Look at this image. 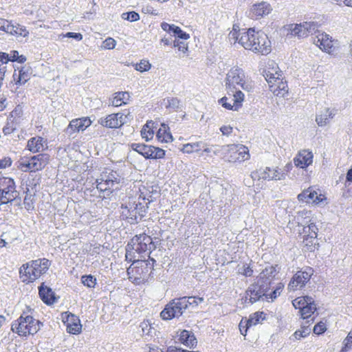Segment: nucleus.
<instances>
[{
  "instance_id": "30",
  "label": "nucleus",
  "mask_w": 352,
  "mask_h": 352,
  "mask_svg": "<svg viewBox=\"0 0 352 352\" xmlns=\"http://www.w3.org/2000/svg\"><path fill=\"white\" fill-rule=\"evenodd\" d=\"M30 69L27 67H22L21 69L16 73L15 70L13 74V78L15 81L16 85H24L30 78Z\"/></svg>"
},
{
  "instance_id": "25",
  "label": "nucleus",
  "mask_w": 352,
  "mask_h": 352,
  "mask_svg": "<svg viewBox=\"0 0 352 352\" xmlns=\"http://www.w3.org/2000/svg\"><path fill=\"white\" fill-rule=\"evenodd\" d=\"M314 154L309 149H302L298 152L294 158V164L297 168H307L313 163Z\"/></svg>"
},
{
  "instance_id": "10",
  "label": "nucleus",
  "mask_w": 352,
  "mask_h": 352,
  "mask_svg": "<svg viewBox=\"0 0 352 352\" xmlns=\"http://www.w3.org/2000/svg\"><path fill=\"white\" fill-rule=\"evenodd\" d=\"M145 213L144 206L133 197H129L124 200L120 208L121 217L131 224L138 223L145 215Z\"/></svg>"
},
{
  "instance_id": "61",
  "label": "nucleus",
  "mask_w": 352,
  "mask_h": 352,
  "mask_svg": "<svg viewBox=\"0 0 352 352\" xmlns=\"http://www.w3.org/2000/svg\"><path fill=\"white\" fill-rule=\"evenodd\" d=\"M173 27H174L173 24L170 25L166 22H162L161 23L162 29L168 33H171V31L173 30Z\"/></svg>"
},
{
  "instance_id": "22",
  "label": "nucleus",
  "mask_w": 352,
  "mask_h": 352,
  "mask_svg": "<svg viewBox=\"0 0 352 352\" xmlns=\"http://www.w3.org/2000/svg\"><path fill=\"white\" fill-rule=\"evenodd\" d=\"M272 10V7L269 3L261 1L254 3L250 7L248 16L254 20L260 19L270 14Z\"/></svg>"
},
{
  "instance_id": "46",
  "label": "nucleus",
  "mask_w": 352,
  "mask_h": 352,
  "mask_svg": "<svg viewBox=\"0 0 352 352\" xmlns=\"http://www.w3.org/2000/svg\"><path fill=\"white\" fill-rule=\"evenodd\" d=\"M81 283L89 288H94L96 285V278L92 275H84L81 277Z\"/></svg>"
},
{
  "instance_id": "6",
  "label": "nucleus",
  "mask_w": 352,
  "mask_h": 352,
  "mask_svg": "<svg viewBox=\"0 0 352 352\" xmlns=\"http://www.w3.org/2000/svg\"><path fill=\"white\" fill-rule=\"evenodd\" d=\"M154 248L155 245L150 236L144 234L136 235L126 245V258L132 261L133 259L139 258L141 254H150Z\"/></svg>"
},
{
  "instance_id": "33",
  "label": "nucleus",
  "mask_w": 352,
  "mask_h": 352,
  "mask_svg": "<svg viewBox=\"0 0 352 352\" xmlns=\"http://www.w3.org/2000/svg\"><path fill=\"white\" fill-rule=\"evenodd\" d=\"M39 296L44 302L47 305L53 304L55 302V296L52 290L45 286L43 283L39 287Z\"/></svg>"
},
{
  "instance_id": "27",
  "label": "nucleus",
  "mask_w": 352,
  "mask_h": 352,
  "mask_svg": "<svg viewBox=\"0 0 352 352\" xmlns=\"http://www.w3.org/2000/svg\"><path fill=\"white\" fill-rule=\"evenodd\" d=\"M45 147H47V142L40 136L30 138L27 144V148L33 153L43 151Z\"/></svg>"
},
{
  "instance_id": "48",
  "label": "nucleus",
  "mask_w": 352,
  "mask_h": 352,
  "mask_svg": "<svg viewBox=\"0 0 352 352\" xmlns=\"http://www.w3.org/2000/svg\"><path fill=\"white\" fill-rule=\"evenodd\" d=\"M121 17L122 19L129 21L131 22L137 21L140 19L139 14L134 11L129 12H124L122 14Z\"/></svg>"
},
{
  "instance_id": "5",
  "label": "nucleus",
  "mask_w": 352,
  "mask_h": 352,
  "mask_svg": "<svg viewBox=\"0 0 352 352\" xmlns=\"http://www.w3.org/2000/svg\"><path fill=\"white\" fill-rule=\"evenodd\" d=\"M50 265V261L47 258L31 261L21 265L19 277L23 283H32L45 274Z\"/></svg>"
},
{
  "instance_id": "58",
  "label": "nucleus",
  "mask_w": 352,
  "mask_h": 352,
  "mask_svg": "<svg viewBox=\"0 0 352 352\" xmlns=\"http://www.w3.org/2000/svg\"><path fill=\"white\" fill-rule=\"evenodd\" d=\"M12 164V160L10 157H4L0 159V169L6 168V167L10 166Z\"/></svg>"
},
{
  "instance_id": "17",
  "label": "nucleus",
  "mask_w": 352,
  "mask_h": 352,
  "mask_svg": "<svg viewBox=\"0 0 352 352\" xmlns=\"http://www.w3.org/2000/svg\"><path fill=\"white\" fill-rule=\"evenodd\" d=\"M314 43L329 54L333 55L337 51L338 41L325 32H318L314 39Z\"/></svg>"
},
{
  "instance_id": "8",
  "label": "nucleus",
  "mask_w": 352,
  "mask_h": 352,
  "mask_svg": "<svg viewBox=\"0 0 352 352\" xmlns=\"http://www.w3.org/2000/svg\"><path fill=\"white\" fill-rule=\"evenodd\" d=\"M214 153L221 156L224 161L233 164L241 163L250 158L249 150L243 144L224 145Z\"/></svg>"
},
{
  "instance_id": "31",
  "label": "nucleus",
  "mask_w": 352,
  "mask_h": 352,
  "mask_svg": "<svg viewBox=\"0 0 352 352\" xmlns=\"http://www.w3.org/2000/svg\"><path fill=\"white\" fill-rule=\"evenodd\" d=\"M7 34L14 36L16 38H19V37L25 38V37L28 36L29 32L25 26H23L18 23L14 24L11 21L10 26L8 28V30L7 31Z\"/></svg>"
},
{
  "instance_id": "62",
  "label": "nucleus",
  "mask_w": 352,
  "mask_h": 352,
  "mask_svg": "<svg viewBox=\"0 0 352 352\" xmlns=\"http://www.w3.org/2000/svg\"><path fill=\"white\" fill-rule=\"evenodd\" d=\"M240 332L242 335L245 336L248 329H246L245 321L241 320L239 324Z\"/></svg>"
},
{
  "instance_id": "59",
  "label": "nucleus",
  "mask_w": 352,
  "mask_h": 352,
  "mask_svg": "<svg viewBox=\"0 0 352 352\" xmlns=\"http://www.w3.org/2000/svg\"><path fill=\"white\" fill-rule=\"evenodd\" d=\"M232 127L230 125H223L220 128V131L223 135H230L232 133Z\"/></svg>"
},
{
  "instance_id": "36",
  "label": "nucleus",
  "mask_w": 352,
  "mask_h": 352,
  "mask_svg": "<svg viewBox=\"0 0 352 352\" xmlns=\"http://www.w3.org/2000/svg\"><path fill=\"white\" fill-rule=\"evenodd\" d=\"M130 94L127 91L117 92L114 94L111 100V104L114 107H120L125 104L129 100Z\"/></svg>"
},
{
  "instance_id": "40",
  "label": "nucleus",
  "mask_w": 352,
  "mask_h": 352,
  "mask_svg": "<svg viewBox=\"0 0 352 352\" xmlns=\"http://www.w3.org/2000/svg\"><path fill=\"white\" fill-rule=\"evenodd\" d=\"M311 302H313L311 297L307 296H300L295 298L292 301V305L296 309H298L300 312L305 306H307L309 304L310 305Z\"/></svg>"
},
{
  "instance_id": "7",
  "label": "nucleus",
  "mask_w": 352,
  "mask_h": 352,
  "mask_svg": "<svg viewBox=\"0 0 352 352\" xmlns=\"http://www.w3.org/2000/svg\"><path fill=\"white\" fill-rule=\"evenodd\" d=\"M311 212L309 210H302L298 212L297 219L298 223H309L307 226L304 227L305 235L303 239V243L307 250L310 252L314 251L318 245L317 236L318 229L314 222H311Z\"/></svg>"
},
{
  "instance_id": "34",
  "label": "nucleus",
  "mask_w": 352,
  "mask_h": 352,
  "mask_svg": "<svg viewBox=\"0 0 352 352\" xmlns=\"http://www.w3.org/2000/svg\"><path fill=\"white\" fill-rule=\"evenodd\" d=\"M181 343L190 348L194 347L197 344V340L194 334L187 330H183L179 335Z\"/></svg>"
},
{
  "instance_id": "54",
  "label": "nucleus",
  "mask_w": 352,
  "mask_h": 352,
  "mask_svg": "<svg viewBox=\"0 0 352 352\" xmlns=\"http://www.w3.org/2000/svg\"><path fill=\"white\" fill-rule=\"evenodd\" d=\"M327 330V326L325 323L320 322L317 323L314 327V333L317 335L323 333Z\"/></svg>"
},
{
  "instance_id": "29",
  "label": "nucleus",
  "mask_w": 352,
  "mask_h": 352,
  "mask_svg": "<svg viewBox=\"0 0 352 352\" xmlns=\"http://www.w3.org/2000/svg\"><path fill=\"white\" fill-rule=\"evenodd\" d=\"M34 169L36 171L43 169L50 162V155L47 153H40L31 157Z\"/></svg>"
},
{
  "instance_id": "12",
  "label": "nucleus",
  "mask_w": 352,
  "mask_h": 352,
  "mask_svg": "<svg viewBox=\"0 0 352 352\" xmlns=\"http://www.w3.org/2000/svg\"><path fill=\"white\" fill-rule=\"evenodd\" d=\"M227 96L219 100L218 102L223 108L234 111H239L245 100V94L241 89H226Z\"/></svg>"
},
{
  "instance_id": "26",
  "label": "nucleus",
  "mask_w": 352,
  "mask_h": 352,
  "mask_svg": "<svg viewBox=\"0 0 352 352\" xmlns=\"http://www.w3.org/2000/svg\"><path fill=\"white\" fill-rule=\"evenodd\" d=\"M91 123V120L88 117L74 119L70 121L68 126L65 129V132L69 135H72L80 131H85Z\"/></svg>"
},
{
  "instance_id": "38",
  "label": "nucleus",
  "mask_w": 352,
  "mask_h": 352,
  "mask_svg": "<svg viewBox=\"0 0 352 352\" xmlns=\"http://www.w3.org/2000/svg\"><path fill=\"white\" fill-rule=\"evenodd\" d=\"M18 168L23 172H35L31 157H23L18 162Z\"/></svg>"
},
{
  "instance_id": "16",
  "label": "nucleus",
  "mask_w": 352,
  "mask_h": 352,
  "mask_svg": "<svg viewBox=\"0 0 352 352\" xmlns=\"http://www.w3.org/2000/svg\"><path fill=\"white\" fill-rule=\"evenodd\" d=\"M132 119L130 112L112 113L106 118H102L98 120V123L103 126L117 129L127 123Z\"/></svg>"
},
{
  "instance_id": "13",
  "label": "nucleus",
  "mask_w": 352,
  "mask_h": 352,
  "mask_svg": "<svg viewBox=\"0 0 352 352\" xmlns=\"http://www.w3.org/2000/svg\"><path fill=\"white\" fill-rule=\"evenodd\" d=\"M123 178L111 169H105L97 179V188L100 191L115 190L119 188Z\"/></svg>"
},
{
  "instance_id": "43",
  "label": "nucleus",
  "mask_w": 352,
  "mask_h": 352,
  "mask_svg": "<svg viewBox=\"0 0 352 352\" xmlns=\"http://www.w3.org/2000/svg\"><path fill=\"white\" fill-rule=\"evenodd\" d=\"M134 69L140 72H148L151 68V64L146 59H142L140 63L133 65Z\"/></svg>"
},
{
  "instance_id": "18",
  "label": "nucleus",
  "mask_w": 352,
  "mask_h": 352,
  "mask_svg": "<svg viewBox=\"0 0 352 352\" xmlns=\"http://www.w3.org/2000/svg\"><path fill=\"white\" fill-rule=\"evenodd\" d=\"M131 148L146 159H162L165 156V151L153 146L132 144Z\"/></svg>"
},
{
  "instance_id": "32",
  "label": "nucleus",
  "mask_w": 352,
  "mask_h": 352,
  "mask_svg": "<svg viewBox=\"0 0 352 352\" xmlns=\"http://www.w3.org/2000/svg\"><path fill=\"white\" fill-rule=\"evenodd\" d=\"M251 177L254 180L256 178L258 179H262L265 180H273V178H276L274 177V172H273V169L270 167H266L264 169H259L258 170L252 172L251 173Z\"/></svg>"
},
{
  "instance_id": "21",
  "label": "nucleus",
  "mask_w": 352,
  "mask_h": 352,
  "mask_svg": "<svg viewBox=\"0 0 352 352\" xmlns=\"http://www.w3.org/2000/svg\"><path fill=\"white\" fill-rule=\"evenodd\" d=\"M313 274V270L310 267L306 268L304 271L297 272L290 280L288 289L290 291H295L301 288L310 280Z\"/></svg>"
},
{
  "instance_id": "28",
  "label": "nucleus",
  "mask_w": 352,
  "mask_h": 352,
  "mask_svg": "<svg viewBox=\"0 0 352 352\" xmlns=\"http://www.w3.org/2000/svg\"><path fill=\"white\" fill-rule=\"evenodd\" d=\"M334 116L335 112L333 109L325 108L316 115V122L318 126H324L329 123L330 120L333 119Z\"/></svg>"
},
{
  "instance_id": "57",
  "label": "nucleus",
  "mask_w": 352,
  "mask_h": 352,
  "mask_svg": "<svg viewBox=\"0 0 352 352\" xmlns=\"http://www.w3.org/2000/svg\"><path fill=\"white\" fill-rule=\"evenodd\" d=\"M11 21L0 18V30L7 33Z\"/></svg>"
},
{
  "instance_id": "52",
  "label": "nucleus",
  "mask_w": 352,
  "mask_h": 352,
  "mask_svg": "<svg viewBox=\"0 0 352 352\" xmlns=\"http://www.w3.org/2000/svg\"><path fill=\"white\" fill-rule=\"evenodd\" d=\"M283 287L284 286L282 283H278L273 292H272L270 293L267 292L268 295H267V297H266V298H270L272 300L275 299L276 298H277V296H278L280 294V293L283 289Z\"/></svg>"
},
{
  "instance_id": "20",
  "label": "nucleus",
  "mask_w": 352,
  "mask_h": 352,
  "mask_svg": "<svg viewBox=\"0 0 352 352\" xmlns=\"http://www.w3.org/2000/svg\"><path fill=\"white\" fill-rule=\"evenodd\" d=\"M298 199L301 202L320 205L325 204L326 197L320 190L309 188L298 195Z\"/></svg>"
},
{
  "instance_id": "60",
  "label": "nucleus",
  "mask_w": 352,
  "mask_h": 352,
  "mask_svg": "<svg viewBox=\"0 0 352 352\" xmlns=\"http://www.w3.org/2000/svg\"><path fill=\"white\" fill-rule=\"evenodd\" d=\"M142 329L143 334H148L151 329L150 324L148 322L144 321L140 326Z\"/></svg>"
},
{
  "instance_id": "56",
  "label": "nucleus",
  "mask_w": 352,
  "mask_h": 352,
  "mask_svg": "<svg viewBox=\"0 0 352 352\" xmlns=\"http://www.w3.org/2000/svg\"><path fill=\"white\" fill-rule=\"evenodd\" d=\"M273 172H274V177L276 178H273V180H282L285 179L286 177V173L279 169L278 167L272 168Z\"/></svg>"
},
{
  "instance_id": "53",
  "label": "nucleus",
  "mask_w": 352,
  "mask_h": 352,
  "mask_svg": "<svg viewBox=\"0 0 352 352\" xmlns=\"http://www.w3.org/2000/svg\"><path fill=\"white\" fill-rule=\"evenodd\" d=\"M116 41L113 38L109 37L103 41L102 47L107 50H112L116 47Z\"/></svg>"
},
{
  "instance_id": "19",
  "label": "nucleus",
  "mask_w": 352,
  "mask_h": 352,
  "mask_svg": "<svg viewBox=\"0 0 352 352\" xmlns=\"http://www.w3.org/2000/svg\"><path fill=\"white\" fill-rule=\"evenodd\" d=\"M267 290L265 285H260L258 282L251 285L243 298L245 303L252 304L260 299L263 296L267 297Z\"/></svg>"
},
{
  "instance_id": "11",
  "label": "nucleus",
  "mask_w": 352,
  "mask_h": 352,
  "mask_svg": "<svg viewBox=\"0 0 352 352\" xmlns=\"http://www.w3.org/2000/svg\"><path fill=\"white\" fill-rule=\"evenodd\" d=\"M40 329L38 320L32 316L23 314L12 324V331L20 336L36 333Z\"/></svg>"
},
{
  "instance_id": "9",
  "label": "nucleus",
  "mask_w": 352,
  "mask_h": 352,
  "mask_svg": "<svg viewBox=\"0 0 352 352\" xmlns=\"http://www.w3.org/2000/svg\"><path fill=\"white\" fill-rule=\"evenodd\" d=\"M225 88L241 89L245 91H250L252 89V85L243 69L235 65L226 74Z\"/></svg>"
},
{
  "instance_id": "15",
  "label": "nucleus",
  "mask_w": 352,
  "mask_h": 352,
  "mask_svg": "<svg viewBox=\"0 0 352 352\" xmlns=\"http://www.w3.org/2000/svg\"><path fill=\"white\" fill-rule=\"evenodd\" d=\"M288 34L298 38H305L315 32L318 28V23L314 21H305L299 24H289L286 26Z\"/></svg>"
},
{
  "instance_id": "35",
  "label": "nucleus",
  "mask_w": 352,
  "mask_h": 352,
  "mask_svg": "<svg viewBox=\"0 0 352 352\" xmlns=\"http://www.w3.org/2000/svg\"><path fill=\"white\" fill-rule=\"evenodd\" d=\"M266 319V314L263 311H256L251 314L248 320H245L246 329L252 326L262 323Z\"/></svg>"
},
{
  "instance_id": "24",
  "label": "nucleus",
  "mask_w": 352,
  "mask_h": 352,
  "mask_svg": "<svg viewBox=\"0 0 352 352\" xmlns=\"http://www.w3.org/2000/svg\"><path fill=\"white\" fill-rule=\"evenodd\" d=\"M63 322L67 326V331L72 334H78L81 332L82 325L80 319L74 314L65 312L62 314Z\"/></svg>"
},
{
  "instance_id": "4",
  "label": "nucleus",
  "mask_w": 352,
  "mask_h": 352,
  "mask_svg": "<svg viewBox=\"0 0 352 352\" xmlns=\"http://www.w3.org/2000/svg\"><path fill=\"white\" fill-rule=\"evenodd\" d=\"M133 263L127 269L129 279L135 285H141L148 282L152 277L154 259L140 260L133 259Z\"/></svg>"
},
{
  "instance_id": "47",
  "label": "nucleus",
  "mask_w": 352,
  "mask_h": 352,
  "mask_svg": "<svg viewBox=\"0 0 352 352\" xmlns=\"http://www.w3.org/2000/svg\"><path fill=\"white\" fill-rule=\"evenodd\" d=\"M254 270L250 265L245 263L238 269V273L246 277H251L253 275Z\"/></svg>"
},
{
  "instance_id": "41",
  "label": "nucleus",
  "mask_w": 352,
  "mask_h": 352,
  "mask_svg": "<svg viewBox=\"0 0 352 352\" xmlns=\"http://www.w3.org/2000/svg\"><path fill=\"white\" fill-rule=\"evenodd\" d=\"M316 311V305L314 303V300H313V302H311V304L307 305V306H305L304 308H302V310L300 311V314L302 318H309L315 311Z\"/></svg>"
},
{
  "instance_id": "63",
  "label": "nucleus",
  "mask_w": 352,
  "mask_h": 352,
  "mask_svg": "<svg viewBox=\"0 0 352 352\" xmlns=\"http://www.w3.org/2000/svg\"><path fill=\"white\" fill-rule=\"evenodd\" d=\"M24 204L25 205V208L27 210H31L34 208L33 204L32 202V200L30 199V197H25L24 199Z\"/></svg>"
},
{
  "instance_id": "1",
  "label": "nucleus",
  "mask_w": 352,
  "mask_h": 352,
  "mask_svg": "<svg viewBox=\"0 0 352 352\" xmlns=\"http://www.w3.org/2000/svg\"><path fill=\"white\" fill-rule=\"evenodd\" d=\"M228 40L230 43H238L244 49L254 53L267 55L272 51L271 41L267 35L254 28L240 29L239 25L234 24L228 34Z\"/></svg>"
},
{
  "instance_id": "2",
  "label": "nucleus",
  "mask_w": 352,
  "mask_h": 352,
  "mask_svg": "<svg viewBox=\"0 0 352 352\" xmlns=\"http://www.w3.org/2000/svg\"><path fill=\"white\" fill-rule=\"evenodd\" d=\"M263 76L270 91L278 97H285L288 94V85L282 71L273 60H270L263 71Z\"/></svg>"
},
{
  "instance_id": "37",
  "label": "nucleus",
  "mask_w": 352,
  "mask_h": 352,
  "mask_svg": "<svg viewBox=\"0 0 352 352\" xmlns=\"http://www.w3.org/2000/svg\"><path fill=\"white\" fill-rule=\"evenodd\" d=\"M157 138L161 142H170L173 141V136L169 131V127L165 124H162L161 128L157 133Z\"/></svg>"
},
{
  "instance_id": "45",
  "label": "nucleus",
  "mask_w": 352,
  "mask_h": 352,
  "mask_svg": "<svg viewBox=\"0 0 352 352\" xmlns=\"http://www.w3.org/2000/svg\"><path fill=\"white\" fill-rule=\"evenodd\" d=\"M310 332L311 329L309 327H302L300 329L296 331L292 336L294 340H299L308 336Z\"/></svg>"
},
{
  "instance_id": "55",
  "label": "nucleus",
  "mask_w": 352,
  "mask_h": 352,
  "mask_svg": "<svg viewBox=\"0 0 352 352\" xmlns=\"http://www.w3.org/2000/svg\"><path fill=\"white\" fill-rule=\"evenodd\" d=\"M59 36L62 38H72L78 41H81L83 38L82 34L76 32H67L66 34H62Z\"/></svg>"
},
{
  "instance_id": "64",
  "label": "nucleus",
  "mask_w": 352,
  "mask_h": 352,
  "mask_svg": "<svg viewBox=\"0 0 352 352\" xmlns=\"http://www.w3.org/2000/svg\"><path fill=\"white\" fill-rule=\"evenodd\" d=\"M169 351L170 352H190L189 351L184 350L181 348H177L174 346H169Z\"/></svg>"
},
{
  "instance_id": "51",
  "label": "nucleus",
  "mask_w": 352,
  "mask_h": 352,
  "mask_svg": "<svg viewBox=\"0 0 352 352\" xmlns=\"http://www.w3.org/2000/svg\"><path fill=\"white\" fill-rule=\"evenodd\" d=\"M19 52L17 51H12L10 54L4 52H0V57L6 58V59H8V63L9 61H16L17 60ZM5 58H3V60Z\"/></svg>"
},
{
  "instance_id": "23",
  "label": "nucleus",
  "mask_w": 352,
  "mask_h": 352,
  "mask_svg": "<svg viewBox=\"0 0 352 352\" xmlns=\"http://www.w3.org/2000/svg\"><path fill=\"white\" fill-rule=\"evenodd\" d=\"M278 270L279 267H278V265H267L257 277V282L260 285H265L266 289L269 290L272 280L278 272Z\"/></svg>"
},
{
  "instance_id": "42",
  "label": "nucleus",
  "mask_w": 352,
  "mask_h": 352,
  "mask_svg": "<svg viewBox=\"0 0 352 352\" xmlns=\"http://www.w3.org/2000/svg\"><path fill=\"white\" fill-rule=\"evenodd\" d=\"M201 142L188 143L183 146L182 151L186 153L198 152L201 150Z\"/></svg>"
},
{
  "instance_id": "39",
  "label": "nucleus",
  "mask_w": 352,
  "mask_h": 352,
  "mask_svg": "<svg viewBox=\"0 0 352 352\" xmlns=\"http://www.w3.org/2000/svg\"><path fill=\"white\" fill-rule=\"evenodd\" d=\"M153 121H148L141 131V135L146 141H149L153 138Z\"/></svg>"
},
{
  "instance_id": "49",
  "label": "nucleus",
  "mask_w": 352,
  "mask_h": 352,
  "mask_svg": "<svg viewBox=\"0 0 352 352\" xmlns=\"http://www.w3.org/2000/svg\"><path fill=\"white\" fill-rule=\"evenodd\" d=\"M171 32L173 33L175 36H177L178 38L187 40L190 38V35L184 32L179 27L175 25Z\"/></svg>"
},
{
  "instance_id": "3",
  "label": "nucleus",
  "mask_w": 352,
  "mask_h": 352,
  "mask_svg": "<svg viewBox=\"0 0 352 352\" xmlns=\"http://www.w3.org/2000/svg\"><path fill=\"white\" fill-rule=\"evenodd\" d=\"M203 301V298L196 296H184L175 298L166 305L160 316L164 320L179 318L189 307H195Z\"/></svg>"
},
{
  "instance_id": "50",
  "label": "nucleus",
  "mask_w": 352,
  "mask_h": 352,
  "mask_svg": "<svg viewBox=\"0 0 352 352\" xmlns=\"http://www.w3.org/2000/svg\"><path fill=\"white\" fill-rule=\"evenodd\" d=\"M173 47H177L179 51L184 54H186L188 52V45L184 41H180L179 39H175L173 41Z\"/></svg>"
},
{
  "instance_id": "44",
  "label": "nucleus",
  "mask_w": 352,
  "mask_h": 352,
  "mask_svg": "<svg viewBox=\"0 0 352 352\" xmlns=\"http://www.w3.org/2000/svg\"><path fill=\"white\" fill-rule=\"evenodd\" d=\"M352 349V327L342 342L341 352H349Z\"/></svg>"
},
{
  "instance_id": "14",
  "label": "nucleus",
  "mask_w": 352,
  "mask_h": 352,
  "mask_svg": "<svg viewBox=\"0 0 352 352\" xmlns=\"http://www.w3.org/2000/svg\"><path fill=\"white\" fill-rule=\"evenodd\" d=\"M18 197L14 180L10 177H0V206L16 201Z\"/></svg>"
}]
</instances>
